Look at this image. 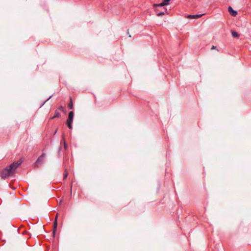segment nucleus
Returning <instances> with one entry per match:
<instances>
[{"instance_id":"nucleus-1","label":"nucleus","mask_w":251,"mask_h":251,"mask_svg":"<svg viewBox=\"0 0 251 251\" xmlns=\"http://www.w3.org/2000/svg\"><path fill=\"white\" fill-rule=\"evenodd\" d=\"M22 163V161L19 160L12 163L8 167L4 169L0 174L1 177L5 179L7 177L12 176L15 173L17 168L21 165Z\"/></svg>"},{"instance_id":"nucleus-2","label":"nucleus","mask_w":251,"mask_h":251,"mask_svg":"<svg viewBox=\"0 0 251 251\" xmlns=\"http://www.w3.org/2000/svg\"><path fill=\"white\" fill-rule=\"evenodd\" d=\"M74 113L73 111H70L69 113L68 118L67 120V125L70 129L72 128V123L74 119Z\"/></svg>"},{"instance_id":"nucleus-3","label":"nucleus","mask_w":251,"mask_h":251,"mask_svg":"<svg viewBox=\"0 0 251 251\" xmlns=\"http://www.w3.org/2000/svg\"><path fill=\"white\" fill-rule=\"evenodd\" d=\"M171 0H164L163 1L159 4H154L153 6L154 8H156L157 7H162L165 5H167L169 4V2Z\"/></svg>"},{"instance_id":"nucleus-4","label":"nucleus","mask_w":251,"mask_h":251,"mask_svg":"<svg viewBox=\"0 0 251 251\" xmlns=\"http://www.w3.org/2000/svg\"><path fill=\"white\" fill-rule=\"evenodd\" d=\"M46 154L44 153H43L37 159L36 163L37 164H40L42 163L44 161V159L45 157Z\"/></svg>"},{"instance_id":"nucleus-5","label":"nucleus","mask_w":251,"mask_h":251,"mask_svg":"<svg viewBox=\"0 0 251 251\" xmlns=\"http://www.w3.org/2000/svg\"><path fill=\"white\" fill-rule=\"evenodd\" d=\"M202 14L189 15L187 18L189 19H198L202 16Z\"/></svg>"},{"instance_id":"nucleus-6","label":"nucleus","mask_w":251,"mask_h":251,"mask_svg":"<svg viewBox=\"0 0 251 251\" xmlns=\"http://www.w3.org/2000/svg\"><path fill=\"white\" fill-rule=\"evenodd\" d=\"M228 11L232 16H236L237 14V12L233 10L230 6L228 7Z\"/></svg>"},{"instance_id":"nucleus-7","label":"nucleus","mask_w":251,"mask_h":251,"mask_svg":"<svg viewBox=\"0 0 251 251\" xmlns=\"http://www.w3.org/2000/svg\"><path fill=\"white\" fill-rule=\"evenodd\" d=\"M57 226V216H56L55 221L53 223V234L55 233V231L56 230Z\"/></svg>"},{"instance_id":"nucleus-8","label":"nucleus","mask_w":251,"mask_h":251,"mask_svg":"<svg viewBox=\"0 0 251 251\" xmlns=\"http://www.w3.org/2000/svg\"><path fill=\"white\" fill-rule=\"evenodd\" d=\"M60 116V113L58 111H57V110H56L55 111L54 115L52 117V119H54V118H58Z\"/></svg>"},{"instance_id":"nucleus-9","label":"nucleus","mask_w":251,"mask_h":251,"mask_svg":"<svg viewBox=\"0 0 251 251\" xmlns=\"http://www.w3.org/2000/svg\"><path fill=\"white\" fill-rule=\"evenodd\" d=\"M231 34L233 37L238 38L239 36V34L234 31H231Z\"/></svg>"},{"instance_id":"nucleus-10","label":"nucleus","mask_w":251,"mask_h":251,"mask_svg":"<svg viewBox=\"0 0 251 251\" xmlns=\"http://www.w3.org/2000/svg\"><path fill=\"white\" fill-rule=\"evenodd\" d=\"M68 108L70 109H72L73 108V100L71 98H70V102L68 104Z\"/></svg>"},{"instance_id":"nucleus-11","label":"nucleus","mask_w":251,"mask_h":251,"mask_svg":"<svg viewBox=\"0 0 251 251\" xmlns=\"http://www.w3.org/2000/svg\"><path fill=\"white\" fill-rule=\"evenodd\" d=\"M68 175V173L67 170L66 169L65 170V172H64V173L63 178H64V179H65L67 177Z\"/></svg>"},{"instance_id":"nucleus-12","label":"nucleus","mask_w":251,"mask_h":251,"mask_svg":"<svg viewBox=\"0 0 251 251\" xmlns=\"http://www.w3.org/2000/svg\"><path fill=\"white\" fill-rule=\"evenodd\" d=\"M58 109L60 110H61L62 111H63L64 113H66V111L65 110L63 106H59L58 108Z\"/></svg>"},{"instance_id":"nucleus-13","label":"nucleus","mask_w":251,"mask_h":251,"mask_svg":"<svg viewBox=\"0 0 251 251\" xmlns=\"http://www.w3.org/2000/svg\"><path fill=\"white\" fill-rule=\"evenodd\" d=\"M165 14V12H159L157 14V16H163Z\"/></svg>"},{"instance_id":"nucleus-14","label":"nucleus","mask_w":251,"mask_h":251,"mask_svg":"<svg viewBox=\"0 0 251 251\" xmlns=\"http://www.w3.org/2000/svg\"><path fill=\"white\" fill-rule=\"evenodd\" d=\"M64 148L66 150L67 149V145L65 142H64Z\"/></svg>"},{"instance_id":"nucleus-15","label":"nucleus","mask_w":251,"mask_h":251,"mask_svg":"<svg viewBox=\"0 0 251 251\" xmlns=\"http://www.w3.org/2000/svg\"><path fill=\"white\" fill-rule=\"evenodd\" d=\"M216 47L215 46H212L211 49L213 50V49H216Z\"/></svg>"}]
</instances>
